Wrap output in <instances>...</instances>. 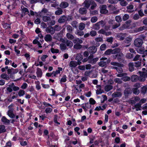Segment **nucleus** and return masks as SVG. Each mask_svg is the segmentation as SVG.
Here are the masks:
<instances>
[{
  "label": "nucleus",
  "mask_w": 147,
  "mask_h": 147,
  "mask_svg": "<svg viewBox=\"0 0 147 147\" xmlns=\"http://www.w3.org/2000/svg\"><path fill=\"white\" fill-rule=\"evenodd\" d=\"M2 121L5 123L9 124L10 123V120L7 119L5 117H3L1 119Z\"/></svg>",
  "instance_id": "nucleus-34"
},
{
  "label": "nucleus",
  "mask_w": 147,
  "mask_h": 147,
  "mask_svg": "<svg viewBox=\"0 0 147 147\" xmlns=\"http://www.w3.org/2000/svg\"><path fill=\"white\" fill-rule=\"evenodd\" d=\"M62 42L65 43L67 46L69 47L70 48L72 47L73 46V44L72 42L69 40H63Z\"/></svg>",
  "instance_id": "nucleus-13"
},
{
  "label": "nucleus",
  "mask_w": 147,
  "mask_h": 147,
  "mask_svg": "<svg viewBox=\"0 0 147 147\" xmlns=\"http://www.w3.org/2000/svg\"><path fill=\"white\" fill-rule=\"evenodd\" d=\"M114 81L115 82L119 84H121L122 82L121 80L119 78L115 79Z\"/></svg>",
  "instance_id": "nucleus-50"
},
{
  "label": "nucleus",
  "mask_w": 147,
  "mask_h": 147,
  "mask_svg": "<svg viewBox=\"0 0 147 147\" xmlns=\"http://www.w3.org/2000/svg\"><path fill=\"white\" fill-rule=\"evenodd\" d=\"M59 46L60 48L62 51H63L67 49V46L65 43L60 44Z\"/></svg>",
  "instance_id": "nucleus-30"
},
{
  "label": "nucleus",
  "mask_w": 147,
  "mask_h": 147,
  "mask_svg": "<svg viewBox=\"0 0 147 147\" xmlns=\"http://www.w3.org/2000/svg\"><path fill=\"white\" fill-rule=\"evenodd\" d=\"M108 23L110 24L113 25L112 28L113 29H115L119 26L121 24L120 23L115 22L114 20H110L109 21Z\"/></svg>",
  "instance_id": "nucleus-6"
},
{
  "label": "nucleus",
  "mask_w": 147,
  "mask_h": 147,
  "mask_svg": "<svg viewBox=\"0 0 147 147\" xmlns=\"http://www.w3.org/2000/svg\"><path fill=\"white\" fill-rule=\"evenodd\" d=\"M111 64L114 66L112 67V69H116L118 73H121L123 72V69L122 68L124 66L123 64L116 62H112L111 63Z\"/></svg>",
  "instance_id": "nucleus-1"
},
{
  "label": "nucleus",
  "mask_w": 147,
  "mask_h": 147,
  "mask_svg": "<svg viewBox=\"0 0 147 147\" xmlns=\"http://www.w3.org/2000/svg\"><path fill=\"white\" fill-rule=\"evenodd\" d=\"M121 52V49L118 48L112 49V54H115Z\"/></svg>",
  "instance_id": "nucleus-24"
},
{
  "label": "nucleus",
  "mask_w": 147,
  "mask_h": 147,
  "mask_svg": "<svg viewBox=\"0 0 147 147\" xmlns=\"http://www.w3.org/2000/svg\"><path fill=\"white\" fill-rule=\"evenodd\" d=\"M51 52L53 53H58L59 52V50L58 49H55L53 48H52L51 49Z\"/></svg>",
  "instance_id": "nucleus-59"
},
{
  "label": "nucleus",
  "mask_w": 147,
  "mask_h": 147,
  "mask_svg": "<svg viewBox=\"0 0 147 147\" xmlns=\"http://www.w3.org/2000/svg\"><path fill=\"white\" fill-rule=\"evenodd\" d=\"M134 66L136 67H139L141 65V61H138L136 62H135L134 63Z\"/></svg>",
  "instance_id": "nucleus-51"
},
{
  "label": "nucleus",
  "mask_w": 147,
  "mask_h": 147,
  "mask_svg": "<svg viewBox=\"0 0 147 147\" xmlns=\"http://www.w3.org/2000/svg\"><path fill=\"white\" fill-rule=\"evenodd\" d=\"M36 73L37 74V76L38 77H41L42 75V73L41 69L39 68H38L37 69Z\"/></svg>",
  "instance_id": "nucleus-26"
},
{
  "label": "nucleus",
  "mask_w": 147,
  "mask_h": 147,
  "mask_svg": "<svg viewBox=\"0 0 147 147\" xmlns=\"http://www.w3.org/2000/svg\"><path fill=\"white\" fill-rule=\"evenodd\" d=\"M82 47V46L80 44H76L74 46V48L76 49H81Z\"/></svg>",
  "instance_id": "nucleus-39"
},
{
  "label": "nucleus",
  "mask_w": 147,
  "mask_h": 147,
  "mask_svg": "<svg viewBox=\"0 0 147 147\" xmlns=\"http://www.w3.org/2000/svg\"><path fill=\"white\" fill-rule=\"evenodd\" d=\"M44 39L47 42H51L52 40V37L50 34H47L44 37Z\"/></svg>",
  "instance_id": "nucleus-17"
},
{
  "label": "nucleus",
  "mask_w": 147,
  "mask_h": 147,
  "mask_svg": "<svg viewBox=\"0 0 147 147\" xmlns=\"http://www.w3.org/2000/svg\"><path fill=\"white\" fill-rule=\"evenodd\" d=\"M144 30H147V27H146L145 26L140 27L137 29V31L138 32H140Z\"/></svg>",
  "instance_id": "nucleus-31"
},
{
  "label": "nucleus",
  "mask_w": 147,
  "mask_h": 147,
  "mask_svg": "<svg viewBox=\"0 0 147 147\" xmlns=\"http://www.w3.org/2000/svg\"><path fill=\"white\" fill-rule=\"evenodd\" d=\"M73 42L74 44H80L82 43L83 41L82 40L79 38H77L74 40Z\"/></svg>",
  "instance_id": "nucleus-25"
},
{
  "label": "nucleus",
  "mask_w": 147,
  "mask_h": 147,
  "mask_svg": "<svg viewBox=\"0 0 147 147\" xmlns=\"http://www.w3.org/2000/svg\"><path fill=\"white\" fill-rule=\"evenodd\" d=\"M127 75V74L126 73H121L118 74L117 75V76L118 77H124V76H126Z\"/></svg>",
  "instance_id": "nucleus-53"
},
{
  "label": "nucleus",
  "mask_w": 147,
  "mask_h": 147,
  "mask_svg": "<svg viewBox=\"0 0 147 147\" xmlns=\"http://www.w3.org/2000/svg\"><path fill=\"white\" fill-rule=\"evenodd\" d=\"M54 29L55 30L59 31L60 30L61 28L60 27H59V25H55L53 27Z\"/></svg>",
  "instance_id": "nucleus-62"
},
{
  "label": "nucleus",
  "mask_w": 147,
  "mask_h": 147,
  "mask_svg": "<svg viewBox=\"0 0 147 147\" xmlns=\"http://www.w3.org/2000/svg\"><path fill=\"white\" fill-rule=\"evenodd\" d=\"M132 93V90L130 88L125 89L124 91V94L125 96H127Z\"/></svg>",
  "instance_id": "nucleus-12"
},
{
  "label": "nucleus",
  "mask_w": 147,
  "mask_h": 147,
  "mask_svg": "<svg viewBox=\"0 0 147 147\" xmlns=\"http://www.w3.org/2000/svg\"><path fill=\"white\" fill-rule=\"evenodd\" d=\"M134 107L136 109V110L137 111L141 110L140 107H141V105L140 103H138L135 105Z\"/></svg>",
  "instance_id": "nucleus-46"
},
{
  "label": "nucleus",
  "mask_w": 147,
  "mask_h": 147,
  "mask_svg": "<svg viewBox=\"0 0 147 147\" xmlns=\"http://www.w3.org/2000/svg\"><path fill=\"white\" fill-rule=\"evenodd\" d=\"M145 37L143 34L140 35L139 38L135 40L134 43V45L137 47H141L143 43V40L145 39Z\"/></svg>",
  "instance_id": "nucleus-2"
},
{
  "label": "nucleus",
  "mask_w": 147,
  "mask_h": 147,
  "mask_svg": "<svg viewBox=\"0 0 147 147\" xmlns=\"http://www.w3.org/2000/svg\"><path fill=\"white\" fill-rule=\"evenodd\" d=\"M147 91V86H145L143 87L141 89V92L142 93L145 94Z\"/></svg>",
  "instance_id": "nucleus-41"
},
{
  "label": "nucleus",
  "mask_w": 147,
  "mask_h": 147,
  "mask_svg": "<svg viewBox=\"0 0 147 147\" xmlns=\"http://www.w3.org/2000/svg\"><path fill=\"white\" fill-rule=\"evenodd\" d=\"M112 54V49H109L106 51L105 54L106 55H110L111 54Z\"/></svg>",
  "instance_id": "nucleus-56"
},
{
  "label": "nucleus",
  "mask_w": 147,
  "mask_h": 147,
  "mask_svg": "<svg viewBox=\"0 0 147 147\" xmlns=\"http://www.w3.org/2000/svg\"><path fill=\"white\" fill-rule=\"evenodd\" d=\"M129 18V15L127 14H124L122 17V19L124 21H125L128 19Z\"/></svg>",
  "instance_id": "nucleus-45"
},
{
  "label": "nucleus",
  "mask_w": 147,
  "mask_h": 147,
  "mask_svg": "<svg viewBox=\"0 0 147 147\" xmlns=\"http://www.w3.org/2000/svg\"><path fill=\"white\" fill-rule=\"evenodd\" d=\"M89 102L90 104L92 105H94L95 104L96 102V101L95 100L92 98H90L89 100Z\"/></svg>",
  "instance_id": "nucleus-63"
},
{
  "label": "nucleus",
  "mask_w": 147,
  "mask_h": 147,
  "mask_svg": "<svg viewBox=\"0 0 147 147\" xmlns=\"http://www.w3.org/2000/svg\"><path fill=\"white\" fill-rule=\"evenodd\" d=\"M115 19V20L119 23H120V22H121L122 21L121 17L120 16H116Z\"/></svg>",
  "instance_id": "nucleus-38"
},
{
  "label": "nucleus",
  "mask_w": 147,
  "mask_h": 147,
  "mask_svg": "<svg viewBox=\"0 0 147 147\" xmlns=\"http://www.w3.org/2000/svg\"><path fill=\"white\" fill-rule=\"evenodd\" d=\"M69 65L70 67H75L77 66L76 62L74 61H70Z\"/></svg>",
  "instance_id": "nucleus-29"
},
{
  "label": "nucleus",
  "mask_w": 147,
  "mask_h": 147,
  "mask_svg": "<svg viewBox=\"0 0 147 147\" xmlns=\"http://www.w3.org/2000/svg\"><path fill=\"white\" fill-rule=\"evenodd\" d=\"M66 36L67 38L69 40H72L74 38V36L69 33L67 34Z\"/></svg>",
  "instance_id": "nucleus-40"
},
{
  "label": "nucleus",
  "mask_w": 147,
  "mask_h": 147,
  "mask_svg": "<svg viewBox=\"0 0 147 147\" xmlns=\"http://www.w3.org/2000/svg\"><path fill=\"white\" fill-rule=\"evenodd\" d=\"M113 41V37H111L109 38H107V41L111 43Z\"/></svg>",
  "instance_id": "nucleus-60"
},
{
  "label": "nucleus",
  "mask_w": 147,
  "mask_h": 147,
  "mask_svg": "<svg viewBox=\"0 0 147 147\" xmlns=\"http://www.w3.org/2000/svg\"><path fill=\"white\" fill-rule=\"evenodd\" d=\"M140 76L139 77V80L140 82H144L147 77V70L142 72L139 71Z\"/></svg>",
  "instance_id": "nucleus-3"
},
{
  "label": "nucleus",
  "mask_w": 147,
  "mask_h": 147,
  "mask_svg": "<svg viewBox=\"0 0 147 147\" xmlns=\"http://www.w3.org/2000/svg\"><path fill=\"white\" fill-rule=\"evenodd\" d=\"M90 34L92 36H95L96 35V32L95 30H92L90 32Z\"/></svg>",
  "instance_id": "nucleus-57"
},
{
  "label": "nucleus",
  "mask_w": 147,
  "mask_h": 147,
  "mask_svg": "<svg viewBox=\"0 0 147 147\" xmlns=\"http://www.w3.org/2000/svg\"><path fill=\"white\" fill-rule=\"evenodd\" d=\"M113 86H112L110 85H106L105 88V90L106 91L108 92L112 89Z\"/></svg>",
  "instance_id": "nucleus-27"
},
{
  "label": "nucleus",
  "mask_w": 147,
  "mask_h": 147,
  "mask_svg": "<svg viewBox=\"0 0 147 147\" xmlns=\"http://www.w3.org/2000/svg\"><path fill=\"white\" fill-rule=\"evenodd\" d=\"M88 50L90 53L94 54L96 51L97 49L95 46H92L88 48Z\"/></svg>",
  "instance_id": "nucleus-14"
},
{
  "label": "nucleus",
  "mask_w": 147,
  "mask_h": 147,
  "mask_svg": "<svg viewBox=\"0 0 147 147\" xmlns=\"http://www.w3.org/2000/svg\"><path fill=\"white\" fill-rule=\"evenodd\" d=\"M122 93L119 92H116L113 93L112 95L113 98L121 97L122 96Z\"/></svg>",
  "instance_id": "nucleus-21"
},
{
  "label": "nucleus",
  "mask_w": 147,
  "mask_h": 147,
  "mask_svg": "<svg viewBox=\"0 0 147 147\" xmlns=\"http://www.w3.org/2000/svg\"><path fill=\"white\" fill-rule=\"evenodd\" d=\"M100 13L102 14H106L108 12V10L106 9L107 6L105 5H101L100 6Z\"/></svg>",
  "instance_id": "nucleus-8"
},
{
  "label": "nucleus",
  "mask_w": 147,
  "mask_h": 147,
  "mask_svg": "<svg viewBox=\"0 0 147 147\" xmlns=\"http://www.w3.org/2000/svg\"><path fill=\"white\" fill-rule=\"evenodd\" d=\"M121 80L124 82H127L131 80V78L130 77L127 76H126L122 77L121 78Z\"/></svg>",
  "instance_id": "nucleus-36"
},
{
  "label": "nucleus",
  "mask_w": 147,
  "mask_h": 147,
  "mask_svg": "<svg viewBox=\"0 0 147 147\" xmlns=\"http://www.w3.org/2000/svg\"><path fill=\"white\" fill-rule=\"evenodd\" d=\"M55 23L56 22L55 20H51V21L49 22V24L51 26H53L55 24Z\"/></svg>",
  "instance_id": "nucleus-64"
},
{
  "label": "nucleus",
  "mask_w": 147,
  "mask_h": 147,
  "mask_svg": "<svg viewBox=\"0 0 147 147\" xmlns=\"http://www.w3.org/2000/svg\"><path fill=\"white\" fill-rule=\"evenodd\" d=\"M133 57L134 56L133 54L129 53H127L126 55V57L129 59H131L133 58Z\"/></svg>",
  "instance_id": "nucleus-52"
},
{
  "label": "nucleus",
  "mask_w": 147,
  "mask_h": 147,
  "mask_svg": "<svg viewBox=\"0 0 147 147\" xmlns=\"http://www.w3.org/2000/svg\"><path fill=\"white\" fill-rule=\"evenodd\" d=\"M107 59V58H102L100 59V61L98 63L99 66L101 67H106L107 66L106 61Z\"/></svg>",
  "instance_id": "nucleus-7"
},
{
  "label": "nucleus",
  "mask_w": 147,
  "mask_h": 147,
  "mask_svg": "<svg viewBox=\"0 0 147 147\" xmlns=\"http://www.w3.org/2000/svg\"><path fill=\"white\" fill-rule=\"evenodd\" d=\"M51 19L50 17L47 16H44L42 17V20L45 22L50 21Z\"/></svg>",
  "instance_id": "nucleus-32"
},
{
  "label": "nucleus",
  "mask_w": 147,
  "mask_h": 147,
  "mask_svg": "<svg viewBox=\"0 0 147 147\" xmlns=\"http://www.w3.org/2000/svg\"><path fill=\"white\" fill-rule=\"evenodd\" d=\"M93 0H85L83 4L84 5V7L88 9L90 5H91Z\"/></svg>",
  "instance_id": "nucleus-10"
},
{
  "label": "nucleus",
  "mask_w": 147,
  "mask_h": 147,
  "mask_svg": "<svg viewBox=\"0 0 147 147\" xmlns=\"http://www.w3.org/2000/svg\"><path fill=\"white\" fill-rule=\"evenodd\" d=\"M83 59V56L80 54L77 55L76 58V59L77 61H81Z\"/></svg>",
  "instance_id": "nucleus-35"
},
{
  "label": "nucleus",
  "mask_w": 147,
  "mask_h": 147,
  "mask_svg": "<svg viewBox=\"0 0 147 147\" xmlns=\"http://www.w3.org/2000/svg\"><path fill=\"white\" fill-rule=\"evenodd\" d=\"M21 8L23 12L24 13L27 12L28 13H29L28 10L26 8L24 7L23 6H22Z\"/></svg>",
  "instance_id": "nucleus-55"
},
{
  "label": "nucleus",
  "mask_w": 147,
  "mask_h": 147,
  "mask_svg": "<svg viewBox=\"0 0 147 147\" xmlns=\"http://www.w3.org/2000/svg\"><path fill=\"white\" fill-rule=\"evenodd\" d=\"M67 16L63 15L61 16L58 19V22L59 23H62L65 22L66 21Z\"/></svg>",
  "instance_id": "nucleus-15"
},
{
  "label": "nucleus",
  "mask_w": 147,
  "mask_h": 147,
  "mask_svg": "<svg viewBox=\"0 0 147 147\" xmlns=\"http://www.w3.org/2000/svg\"><path fill=\"white\" fill-rule=\"evenodd\" d=\"M115 54L116 55H113V58L114 59H115L117 58V59L118 61H121V57L123 55V54L121 52Z\"/></svg>",
  "instance_id": "nucleus-11"
},
{
  "label": "nucleus",
  "mask_w": 147,
  "mask_h": 147,
  "mask_svg": "<svg viewBox=\"0 0 147 147\" xmlns=\"http://www.w3.org/2000/svg\"><path fill=\"white\" fill-rule=\"evenodd\" d=\"M67 30L69 32H71L73 30V28L71 26L67 25Z\"/></svg>",
  "instance_id": "nucleus-43"
},
{
  "label": "nucleus",
  "mask_w": 147,
  "mask_h": 147,
  "mask_svg": "<svg viewBox=\"0 0 147 147\" xmlns=\"http://www.w3.org/2000/svg\"><path fill=\"white\" fill-rule=\"evenodd\" d=\"M46 31L47 33L53 35L55 33V30L54 28L51 26L47 27L46 29Z\"/></svg>",
  "instance_id": "nucleus-9"
},
{
  "label": "nucleus",
  "mask_w": 147,
  "mask_h": 147,
  "mask_svg": "<svg viewBox=\"0 0 147 147\" xmlns=\"http://www.w3.org/2000/svg\"><path fill=\"white\" fill-rule=\"evenodd\" d=\"M86 9L84 7L80 8L79 10V13L82 15L86 14L87 12Z\"/></svg>",
  "instance_id": "nucleus-18"
},
{
  "label": "nucleus",
  "mask_w": 147,
  "mask_h": 147,
  "mask_svg": "<svg viewBox=\"0 0 147 147\" xmlns=\"http://www.w3.org/2000/svg\"><path fill=\"white\" fill-rule=\"evenodd\" d=\"M105 25V22L103 21L102 20L95 24L93 26V28L95 30H98L100 28V25L103 27Z\"/></svg>",
  "instance_id": "nucleus-4"
},
{
  "label": "nucleus",
  "mask_w": 147,
  "mask_h": 147,
  "mask_svg": "<svg viewBox=\"0 0 147 147\" xmlns=\"http://www.w3.org/2000/svg\"><path fill=\"white\" fill-rule=\"evenodd\" d=\"M91 5L92 6L90 7V9L92 10L94 9L97 6L96 4L94 1Z\"/></svg>",
  "instance_id": "nucleus-48"
},
{
  "label": "nucleus",
  "mask_w": 147,
  "mask_h": 147,
  "mask_svg": "<svg viewBox=\"0 0 147 147\" xmlns=\"http://www.w3.org/2000/svg\"><path fill=\"white\" fill-rule=\"evenodd\" d=\"M120 4L122 6H125L127 5L128 3L125 0H123V1L120 2Z\"/></svg>",
  "instance_id": "nucleus-42"
},
{
  "label": "nucleus",
  "mask_w": 147,
  "mask_h": 147,
  "mask_svg": "<svg viewBox=\"0 0 147 147\" xmlns=\"http://www.w3.org/2000/svg\"><path fill=\"white\" fill-rule=\"evenodd\" d=\"M6 131V129H5V127L4 125H0V134L5 132Z\"/></svg>",
  "instance_id": "nucleus-33"
},
{
  "label": "nucleus",
  "mask_w": 147,
  "mask_h": 147,
  "mask_svg": "<svg viewBox=\"0 0 147 147\" xmlns=\"http://www.w3.org/2000/svg\"><path fill=\"white\" fill-rule=\"evenodd\" d=\"M18 94L20 96H22L24 94L25 91L23 90H19Z\"/></svg>",
  "instance_id": "nucleus-58"
},
{
  "label": "nucleus",
  "mask_w": 147,
  "mask_h": 147,
  "mask_svg": "<svg viewBox=\"0 0 147 147\" xmlns=\"http://www.w3.org/2000/svg\"><path fill=\"white\" fill-rule=\"evenodd\" d=\"M129 70L130 71H132L134 70V65L133 63H130L128 64Z\"/></svg>",
  "instance_id": "nucleus-23"
},
{
  "label": "nucleus",
  "mask_w": 147,
  "mask_h": 147,
  "mask_svg": "<svg viewBox=\"0 0 147 147\" xmlns=\"http://www.w3.org/2000/svg\"><path fill=\"white\" fill-rule=\"evenodd\" d=\"M1 77L2 78L8 80L9 79V76L5 74H3L1 75Z\"/></svg>",
  "instance_id": "nucleus-28"
},
{
  "label": "nucleus",
  "mask_w": 147,
  "mask_h": 147,
  "mask_svg": "<svg viewBox=\"0 0 147 147\" xmlns=\"http://www.w3.org/2000/svg\"><path fill=\"white\" fill-rule=\"evenodd\" d=\"M94 56L92 54L90 55L88 57V62L91 64H95L98 60L99 58L96 57L93 58Z\"/></svg>",
  "instance_id": "nucleus-5"
},
{
  "label": "nucleus",
  "mask_w": 147,
  "mask_h": 147,
  "mask_svg": "<svg viewBox=\"0 0 147 147\" xmlns=\"http://www.w3.org/2000/svg\"><path fill=\"white\" fill-rule=\"evenodd\" d=\"M13 110H9L7 112V115L11 118H14L15 116L13 113Z\"/></svg>",
  "instance_id": "nucleus-22"
},
{
  "label": "nucleus",
  "mask_w": 147,
  "mask_h": 147,
  "mask_svg": "<svg viewBox=\"0 0 147 147\" xmlns=\"http://www.w3.org/2000/svg\"><path fill=\"white\" fill-rule=\"evenodd\" d=\"M98 18L94 16L91 18V21L92 23H95L97 21Z\"/></svg>",
  "instance_id": "nucleus-54"
},
{
  "label": "nucleus",
  "mask_w": 147,
  "mask_h": 147,
  "mask_svg": "<svg viewBox=\"0 0 147 147\" xmlns=\"http://www.w3.org/2000/svg\"><path fill=\"white\" fill-rule=\"evenodd\" d=\"M69 5V3L66 2H62L59 5V6L61 9H64L67 7Z\"/></svg>",
  "instance_id": "nucleus-16"
},
{
  "label": "nucleus",
  "mask_w": 147,
  "mask_h": 147,
  "mask_svg": "<svg viewBox=\"0 0 147 147\" xmlns=\"http://www.w3.org/2000/svg\"><path fill=\"white\" fill-rule=\"evenodd\" d=\"M132 90V92L133 91V93L135 94H138L140 93L139 90L137 89V88H133Z\"/></svg>",
  "instance_id": "nucleus-44"
},
{
  "label": "nucleus",
  "mask_w": 147,
  "mask_h": 147,
  "mask_svg": "<svg viewBox=\"0 0 147 147\" xmlns=\"http://www.w3.org/2000/svg\"><path fill=\"white\" fill-rule=\"evenodd\" d=\"M57 10L55 12V14L57 15H60L62 14L63 11L62 9L60 7H58L57 8Z\"/></svg>",
  "instance_id": "nucleus-20"
},
{
  "label": "nucleus",
  "mask_w": 147,
  "mask_h": 147,
  "mask_svg": "<svg viewBox=\"0 0 147 147\" xmlns=\"http://www.w3.org/2000/svg\"><path fill=\"white\" fill-rule=\"evenodd\" d=\"M130 78V80L132 82H136L139 80V77L137 75H132Z\"/></svg>",
  "instance_id": "nucleus-19"
},
{
  "label": "nucleus",
  "mask_w": 147,
  "mask_h": 147,
  "mask_svg": "<svg viewBox=\"0 0 147 147\" xmlns=\"http://www.w3.org/2000/svg\"><path fill=\"white\" fill-rule=\"evenodd\" d=\"M106 45L105 44H103L100 47V49L101 51H103L106 49Z\"/></svg>",
  "instance_id": "nucleus-61"
},
{
  "label": "nucleus",
  "mask_w": 147,
  "mask_h": 147,
  "mask_svg": "<svg viewBox=\"0 0 147 147\" xmlns=\"http://www.w3.org/2000/svg\"><path fill=\"white\" fill-rule=\"evenodd\" d=\"M85 24L83 23H81L80 24L79 26V29L81 30H82L84 29L85 28Z\"/></svg>",
  "instance_id": "nucleus-37"
},
{
  "label": "nucleus",
  "mask_w": 147,
  "mask_h": 147,
  "mask_svg": "<svg viewBox=\"0 0 147 147\" xmlns=\"http://www.w3.org/2000/svg\"><path fill=\"white\" fill-rule=\"evenodd\" d=\"M78 22L76 21H73L71 23V25L72 26L75 28H77V26Z\"/></svg>",
  "instance_id": "nucleus-47"
},
{
  "label": "nucleus",
  "mask_w": 147,
  "mask_h": 147,
  "mask_svg": "<svg viewBox=\"0 0 147 147\" xmlns=\"http://www.w3.org/2000/svg\"><path fill=\"white\" fill-rule=\"evenodd\" d=\"M131 21L129 20L125 22V23L124 24L125 25V26L127 28H128L130 26V23H131Z\"/></svg>",
  "instance_id": "nucleus-49"
}]
</instances>
